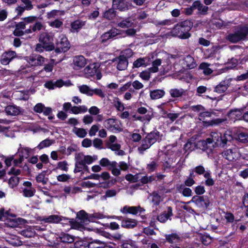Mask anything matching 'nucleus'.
I'll return each instance as SVG.
<instances>
[{"label": "nucleus", "mask_w": 248, "mask_h": 248, "mask_svg": "<svg viewBox=\"0 0 248 248\" xmlns=\"http://www.w3.org/2000/svg\"><path fill=\"white\" fill-rule=\"evenodd\" d=\"M193 26V23L189 20H185L176 24L171 31L173 36H176L180 39H186L190 37L189 31Z\"/></svg>", "instance_id": "nucleus-1"}, {"label": "nucleus", "mask_w": 248, "mask_h": 248, "mask_svg": "<svg viewBox=\"0 0 248 248\" xmlns=\"http://www.w3.org/2000/svg\"><path fill=\"white\" fill-rule=\"evenodd\" d=\"M227 40L232 43H237L248 39V25L237 26L233 32L226 37Z\"/></svg>", "instance_id": "nucleus-2"}, {"label": "nucleus", "mask_w": 248, "mask_h": 248, "mask_svg": "<svg viewBox=\"0 0 248 248\" xmlns=\"http://www.w3.org/2000/svg\"><path fill=\"white\" fill-rule=\"evenodd\" d=\"M159 139V132L157 131H154L147 134L141 140L140 146L138 147L139 153L141 155L143 154L144 152L149 149Z\"/></svg>", "instance_id": "nucleus-3"}, {"label": "nucleus", "mask_w": 248, "mask_h": 248, "mask_svg": "<svg viewBox=\"0 0 248 248\" xmlns=\"http://www.w3.org/2000/svg\"><path fill=\"white\" fill-rule=\"evenodd\" d=\"M75 159L76 160L74 172L77 173L81 171L82 168L85 165L91 164L93 162V158L90 155H84L82 153L76 154Z\"/></svg>", "instance_id": "nucleus-4"}, {"label": "nucleus", "mask_w": 248, "mask_h": 248, "mask_svg": "<svg viewBox=\"0 0 248 248\" xmlns=\"http://www.w3.org/2000/svg\"><path fill=\"white\" fill-rule=\"evenodd\" d=\"M104 217L103 214L94 213L88 214L84 210H81L77 214L76 220L80 223H86L87 221H95V219H100Z\"/></svg>", "instance_id": "nucleus-5"}, {"label": "nucleus", "mask_w": 248, "mask_h": 248, "mask_svg": "<svg viewBox=\"0 0 248 248\" xmlns=\"http://www.w3.org/2000/svg\"><path fill=\"white\" fill-rule=\"evenodd\" d=\"M99 67V66L97 63L90 64L84 69V73L87 78L96 76L97 79H100L102 75Z\"/></svg>", "instance_id": "nucleus-6"}, {"label": "nucleus", "mask_w": 248, "mask_h": 248, "mask_svg": "<svg viewBox=\"0 0 248 248\" xmlns=\"http://www.w3.org/2000/svg\"><path fill=\"white\" fill-rule=\"evenodd\" d=\"M191 202H194L198 207L203 209H207L210 204L209 198L206 196H194Z\"/></svg>", "instance_id": "nucleus-7"}, {"label": "nucleus", "mask_w": 248, "mask_h": 248, "mask_svg": "<svg viewBox=\"0 0 248 248\" xmlns=\"http://www.w3.org/2000/svg\"><path fill=\"white\" fill-rule=\"evenodd\" d=\"M60 40L57 43L56 48L55 51L57 53L65 52L67 51L70 48L69 43L67 38L62 35L60 36Z\"/></svg>", "instance_id": "nucleus-8"}, {"label": "nucleus", "mask_w": 248, "mask_h": 248, "mask_svg": "<svg viewBox=\"0 0 248 248\" xmlns=\"http://www.w3.org/2000/svg\"><path fill=\"white\" fill-rule=\"evenodd\" d=\"M222 156L229 161L236 160L238 157V150L236 147L224 150L222 153Z\"/></svg>", "instance_id": "nucleus-9"}, {"label": "nucleus", "mask_w": 248, "mask_h": 248, "mask_svg": "<svg viewBox=\"0 0 248 248\" xmlns=\"http://www.w3.org/2000/svg\"><path fill=\"white\" fill-rule=\"evenodd\" d=\"M104 126L108 130L113 131L114 130L121 131L122 128L119 126L118 121L116 119L109 118L104 122Z\"/></svg>", "instance_id": "nucleus-10"}, {"label": "nucleus", "mask_w": 248, "mask_h": 248, "mask_svg": "<svg viewBox=\"0 0 248 248\" xmlns=\"http://www.w3.org/2000/svg\"><path fill=\"white\" fill-rule=\"evenodd\" d=\"M119 35H123L122 31L116 28L112 29L102 35L101 37V42L105 43L109 39L113 38Z\"/></svg>", "instance_id": "nucleus-11"}, {"label": "nucleus", "mask_w": 248, "mask_h": 248, "mask_svg": "<svg viewBox=\"0 0 248 248\" xmlns=\"http://www.w3.org/2000/svg\"><path fill=\"white\" fill-rule=\"evenodd\" d=\"M86 64V59L82 55L76 56L73 58V68L78 70L84 67Z\"/></svg>", "instance_id": "nucleus-12"}, {"label": "nucleus", "mask_w": 248, "mask_h": 248, "mask_svg": "<svg viewBox=\"0 0 248 248\" xmlns=\"http://www.w3.org/2000/svg\"><path fill=\"white\" fill-rule=\"evenodd\" d=\"M16 56V53L15 51H5L1 55L0 62L2 64L7 65Z\"/></svg>", "instance_id": "nucleus-13"}, {"label": "nucleus", "mask_w": 248, "mask_h": 248, "mask_svg": "<svg viewBox=\"0 0 248 248\" xmlns=\"http://www.w3.org/2000/svg\"><path fill=\"white\" fill-rule=\"evenodd\" d=\"M232 78H226L217 85L214 89V92L218 93H224L231 85Z\"/></svg>", "instance_id": "nucleus-14"}, {"label": "nucleus", "mask_w": 248, "mask_h": 248, "mask_svg": "<svg viewBox=\"0 0 248 248\" xmlns=\"http://www.w3.org/2000/svg\"><path fill=\"white\" fill-rule=\"evenodd\" d=\"M233 140V137L229 133L226 132L223 135L221 134L219 139L217 146L224 147L228 142H231Z\"/></svg>", "instance_id": "nucleus-15"}, {"label": "nucleus", "mask_w": 248, "mask_h": 248, "mask_svg": "<svg viewBox=\"0 0 248 248\" xmlns=\"http://www.w3.org/2000/svg\"><path fill=\"white\" fill-rule=\"evenodd\" d=\"M28 62L32 66L42 65L45 62V59L40 55H32L29 57Z\"/></svg>", "instance_id": "nucleus-16"}, {"label": "nucleus", "mask_w": 248, "mask_h": 248, "mask_svg": "<svg viewBox=\"0 0 248 248\" xmlns=\"http://www.w3.org/2000/svg\"><path fill=\"white\" fill-rule=\"evenodd\" d=\"M113 6L120 11H125L129 9V3L126 0H112Z\"/></svg>", "instance_id": "nucleus-17"}, {"label": "nucleus", "mask_w": 248, "mask_h": 248, "mask_svg": "<svg viewBox=\"0 0 248 248\" xmlns=\"http://www.w3.org/2000/svg\"><path fill=\"white\" fill-rule=\"evenodd\" d=\"M113 62H117V68L119 70H124L128 66V61L123 56H119L112 60Z\"/></svg>", "instance_id": "nucleus-18"}, {"label": "nucleus", "mask_w": 248, "mask_h": 248, "mask_svg": "<svg viewBox=\"0 0 248 248\" xmlns=\"http://www.w3.org/2000/svg\"><path fill=\"white\" fill-rule=\"evenodd\" d=\"M173 216L172 209L170 206L167 207V210L158 216L157 220L162 223L165 222L170 217Z\"/></svg>", "instance_id": "nucleus-19"}, {"label": "nucleus", "mask_w": 248, "mask_h": 248, "mask_svg": "<svg viewBox=\"0 0 248 248\" xmlns=\"http://www.w3.org/2000/svg\"><path fill=\"white\" fill-rule=\"evenodd\" d=\"M243 115L242 110L239 109L231 110L228 113V117L234 122L236 120H243Z\"/></svg>", "instance_id": "nucleus-20"}, {"label": "nucleus", "mask_w": 248, "mask_h": 248, "mask_svg": "<svg viewBox=\"0 0 248 248\" xmlns=\"http://www.w3.org/2000/svg\"><path fill=\"white\" fill-rule=\"evenodd\" d=\"M5 112L8 115L16 116L20 113V108L16 105H8L5 108Z\"/></svg>", "instance_id": "nucleus-21"}, {"label": "nucleus", "mask_w": 248, "mask_h": 248, "mask_svg": "<svg viewBox=\"0 0 248 248\" xmlns=\"http://www.w3.org/2000/svg\"><path fill=\"white\" fill-rule=\"evenodd\" d=\"M192 7L194 8V9H197L199 11V13L201 15H205L207 14V11L209 8L203 5L200 1H195L192 4Z\"/></svg>", "instance_id": "nucleus-22"}, {"label": "nucleus", "mask_w": 248, "mask_h": 248, "mask_svg": "<svg viewBox=\"0 0 248 248\" xmlns=\"http://www.w3.org/2000/svg\"><path fill=\"white\" fill-rule=\"evenodd\" d=\"M86 21L78 19L71 23V31L72 32L78 31V30L85 25Z\"/></svg>", "instance_id": "nucleus-23"}, {"label": "nucleus", "mask_w": 248, "mask_h": 248, "mask_svg": "<svg viewBox=\"0 0 248 248\" xmlns=\"http://www.w3.org/2000/svg\"><path fill=\"white\" fill-rule=\"evenodd\" d=\"M186 91L182 88H173L171 89L169 91V93L171 97L173 98L181 97L182 96L186 95Z\"/></svg>", "instance_id": "nucleus-24"}, {"label": "nucleus", "mask_w": 248, "mask_h": 248, "mask_svg": "<svg viewBox=\"0 0 248 248\" xmlns=\"http://www.w3.org/2000/svg\"><path fill=\"white\" fill-rule=\"evenodd\" d=\"M137 225V220L131 218H127L125 220H123L121 223V226L122 227L128 229L133 228L136 226Z\"/></svg>", "instance_id": "nucleus-25"}, {"label": "nucleus", "mask_w": 248, "mask_h": 248, "mask_svg": "<svg viewBox=\"0 0 248 248\" xmlns=\"http://www.w3.org/2000/svg\"><path fill=\"white\" fill-rule=\"evenodd\" d=\"M62 218H63L64 220L66 219L64 217H61L58 215H54L45 217L43 220L45 222L57 223L62 220Z\"/></svg>", "instance_id": "nucleus-26"}, {"label": "nucleus", "mask_w": 248, "mask_h": 248, "mask_svg": "<svg viewBox=\"0 0 248 248\" xmlns=\"http://www.w3.org/2000/svg\"><path fill=\"white\" fill-rule=\"evenodd\" d=\"M165 92L163 90H154L151 91L150 95L152 99L156 100L162 98L165 95Z\"/></svg>", "instance_id": "nucleus-27"}, {"label": "nucleus", "mask_w": 248, "mask_h": 248, "mask_svg": "<svg viewBox=\"0 0 248 248\" xmlns=\"http://www.w3.org/2000/svg\"><path fill=\"white\" fill-rule=\"evenodd\" d=\"M184 62L189 69H192L197 65L194 58L190 55H188L184 58Z\"/></svg>", "instance_id": "nucleus-28"}, {"label": "nucleus", "mask_w": 248, "mask_h": 248, "mask_svg": "<svg viewBox=\"0 0 248 248\" xmlns=\"http://www.w3.org/2000/svg\"><path fill=\"white\" fill-rule=\"evenodd\" d=\"M52 39V36L48 33L46 32H43L39 36V41L43 45H46L50 43Z\"/></svg>", "instance_id": "nucleus-29"}, {"label": "nucleus", "mask_w": 248, "mask_h": 248, "mask_svg": "<svg viewBox=\"0 0 248 248\" xmlns=\"http://www.w3.org/2000/svg\"><path fill=\"white\" fill-rule=\"evenodd\" d=\"M165 237L167 241L170 243H177L180 241V237L176 233L166 235Z\"/></svg>", "instance_id": "nucleus-30"}, {"label": "nucleus", "mask_w": 248, "mask_h": 248, "mask_svg": "<svg viewBox=\"0 0 248 248\" xmlns=\"http://www.w3.org/2000/svg\"><path fill=\"white\" fill-rule=\"evenodd\" d=\"M106 244L99 240H93L90 242L88 245V248H104Z\"/></svg>", "instance_id": "nucleus-31"}, {"label": "nucleus", "mask_w": 248, "mask_h": 248, "mask_svg": "<svg viewBox=\"0 0 248 248\" xmlns=\"http://www.w3.org/2000/svg\"><path fill=\"white\" fill-rule=\"evenodd\" d=\"M80 92L83 94H86L89 96H93V89H91L86 85H82L78 87Z\"/></svg>", "instance_id": "nucleus-32"}, {"label": "nucleus", "mask_w": 248, "mask_h": 248, "mask_svg": "<svg viewBox=\"0 0 248 248\" xmlns=\"http://www.w3.org/2000/svg\"><path fill=\"white\" fill-rule=\"evenodd\" d=\"M73 131L78 137L80 138H84L87 134L86 130L82 128L75 127Z\"/></svg>", "instance_id": "nucleus-33"}, {"label": "nucleus", "mask_w": 248, "mask_h": 248, "mask_svg": "<svg viewBox=\"0 0 248 248\" xmlns=\"http://www.w3.org/2000/svg\"><path fill=\"white\" fill-rule=\"evenodd\" d=\"M100 165L103 167H108V168L110 167H115L116 164V161L110 162L107 158H103L100 160Z\"/></svg>", "instance_id": "nucleus-34"}, {"label": "nucleus", "mask_w": 248, "mask_h": 248, "mask_svg": "<svg viewBox=\"0 0 248 248\" xmlns=\"http://www.w3.org/2000/svg\"><path fill=\"white\" fill-rule=\"evenodd\" d=\"M152 202L155 205H158L163 199L156 192H153L151 194Z\"/></svg>", "instance_id": "nucleus-35"}, {"label": "nucleus", "mask_w": 248, "mask_h": 248, "mask_svg": "<svg viewBox=\"0 0 248 248\" xmlns=\"http://www.w3.org/2000/svg\"><path fill=\"white\" fill-rule=\"evenodd\" d=\"M104 17L108 20L113 19L116 16V11L113 8H110L104 12Z\"/></svg>", "instance_id": "nucleus-36"}, {"label": "nucleus", "mask_w": 248, "mask_h": 248, "mask_svg": "<svg viewBox=\"0 0 248 248\" xmlns=\"http://www.w3.org/2000/svg\"><path fill=\"white\" fill-rule=\"evenodd\" d=\"M133 24V23L130 19V18H128L118 23V26L122 28H128L131 27Z\"/></svg>", "instance_id": "nucleus-37"}, {"label": "nucleus", "mask_w": 248, "mask_h": 248, "mask_svg": "<svg viewBox=\"0 0 248 248\" xmlns=\"http://www.w3.org/2000/svg\"><path fill=\"white\" fill-rule=\"evenodd\" d=\"M209 64L205 62H202L200 65V69L203 70L205 75H209L213 72V70L209 67Z\"/></svg>", "instance_id": "nucleus-38"}, {"label": "nucleus", "mask_w": 248, "mask_h": 248, "mask_svg": "<svg viewBox=\"0 0 248 248\" xmlns=\"http://www.w3.org/2000/svg\"><path fill=\"white\" fill-rule=\"evenodd\" d=\"M161 64V60L157 59L155 60L152 63V66L149 68V71L152 73H156L158 71V66Z\"/></svg>", "instance_id": "nucleus-39"}, {"label": "nucleus", "mask_w": 248, "mask_h": 248, "mask_svg": "<svg viewBox=\"0 0 248 248\" xmlns=\"http://www.w3.org/2000/svg\"><path fill=\"white\" fill-rule=\"evenodd\" d=\"M62 85V80L57 81L55 83L51 81H48L45 84V86L49 89H54L55 87H61Z\"/></svg>", "instance_id": "nucleus-40"}, {"label": "nucleus", "mask_w": 248, "mask_h": 248, "mask_svg": "<svg viewBox=\"0 0 248 248\" xmlns=\"http://www.w3.org/2000/svg\"><path fill=\"white\" fill-rule=\"evenodd\" d=\"M204 177L206 179L205 184L207 186H212L214 185V181L211 177V173L209 170L207 171L204 175Z\"/></svg>", "instance_id": "nucleus-41"}, {"label": "nucleus", "mask_w": 248, "mask_h": 248, "mask_svg": "<svg viewBox=\"0 0 248 248\" xmlns=\"http://www.w3.org/2000/svg\"><path fill=\"white\" fill-rule=\"evenodd\" d=\"M60 239L61 242L65 243H72L74 241V237L68 234H63L60 237Z\"/></svg>", "instance_id": "nucleus-42"}, {"label": "nucleus", "mask_w": 248, "mask_h": 248, "mask_svg": "<svg viewBox=\"0 0 248 248\" xmlns=\"http://www.w3.org/2000/svg\"><path fill=\"white\" fill-rule=\"evenodd\" d=\"M144 209L140 206H129V213L136 215L138 213L141 214L144 212Z\"/></svg>", "instance_id": "nucleus-43"}, {"label": "nucleus", "mask_w": 248, "mask_h": 248, "mask_svg": "<svg viewBox=\"0 0 248 248\" xmlns=\"http://www.w3.org/2000/svg\"><path fill=\"white\" fill-rule=\"evenodd\" d=\"M53 142L52 140L48 139H46L41 141L37 146V148L41 150L45 147H47L50 146L53 143Z\"/></svg>", "instance_id": "nucleus-44"}, {"label": "nucleus", "mask_w": 248, "mask_h": 248, "mask_svg": "<svg viewBox=\"0 0 248 248\" xmlns=\"http://www.w3.org/2000/svg\"><path fill=\"white\" fill-rule=\"evenodd\" d=\"M63 191L68 194H75L78 192H80L81 189L78 187L65 186L64 188Z\"/></svg>", "instance_id": "nucleus-45"}, {"label": "nucleus", "mask_w": 248, "mask_h": 248, "mask_svg": "<svg viewBox=\"0 0 248 248\" xmlns=\"http://www.w3.org/2000/svg\"><path fill=\"white\" fill-rule=\"evenodd\" d=\"M146 58H139L136 60L133 63V66L136 68H139L140 66H146Z\"/></svg>", "instance_id": "nucleus-46"}, {"label": "nucleus", "mask_w": 248, "mask_h": 248, "mask_svg": "<svg viewBox=\"0 0 248 248\" xmlns=\"http://www.w3.org/2000/svg\"><path fill=\"white\" fill-rule=\"evenodd\" d=\"M158 166L157 161L153 160L147 164L146 169L149 172H151L155 171Z\"/></svg>", "instance_id": "nucleus-47"}, {"label": "nucleus", "mask_w": 248, "mask_h": 248, "mask_svg": "<svg viewBox=\"0 0 248 248\" xmlns=\"http://www.w3.org/2000/svg\"><path fill=\"white\" fill-rule=\"evenodd\" d=\"M237 139L242 143L248 142V133L241 132L238 134Z\"/></svg>", "instance_id": "nucleus-48"}, {"label": "nucleus", "mask_w": 248, "mask_h": 248, "mask_svg": "<svg viewBox=\"0 0 248 248\" xmlns=\"http://www.w3.org/2000/svg\"><path fill=\"white\" fill-rule=\"evenodd\" d=\"M213 113L208 111H202L199 114V120L200 121H203L206 117H210Z\"/></svg>", "instance_id": "nucleus-49"}, {"label": "nucleus", "mask_w": 248, "mask_h": 248, "mask_svg": "<svg viewBox=\"0 0 248 248\" xmlns=\"http://www.w3.org/2000/svg\"><path fill=\"white\" fill-rule=\"evenodd\" d=\"M221 133L217 132H212L210 134L211 137L212 138V141L215 143V145L217 146L219 139L220 137Z\"/></svg>", "instance_id": "nucleus-50"}, {"label": "nucleus", "mask_w": 248, "mask_h": 248, "mask_svg": "<svg viewBox=\"0 0 248 248\" xmlns=\"http://www.w3.org/2000/svg\"><path fill=\"white\" fill-rule=\"evenodd\" d=\"M19 183V178L16 176L11 177L9 181L8 184L12 188L16 186Z\"/></svg>", "instance_id": "nucleus-51"}, {"label": "nucleus", "mask_w": 248, "mask_h": 248, "mask_svg": "<svg viewBox=\"0 0 248 248\" xmlns=\"http://www.w3.org/2000/svg\"><path fill=\"white\" fill-rule=\"evenodd\" d=\"M122 248H137V247L133 241L127 240L123 243Z\"/></svg>", "instance_id": "nucleus-52"}, {"label": "nucleus", "mask_w": 248, "mask_h": 248, "mask_svg": "<svg viewBox=\"0 0 248 248\" xmlns=\"http://www.w3.org/2000/svg\"><path fill=\"white\" fill-rule=\"evenodd\" d=\"M155 180V177L153 175L150 176H144L141 178L140 181L143 184H146L148 183H151Z\"/></svg>", "instance_id": "nucleus-53"}, {"label": "nucleus", "mask_w": 248, "mask_h": 248, "mask_svg": "<svg viewBox=\"0 0 248 248\" xmlns=\"http://www.w3.org/2000/svg\"><path fill=\"white\" fill-rule=\"evenodd\" d=\"M22 3L24 5L23 6L27 11H30L33 8L32 1L31 0H21Z\"/></svg>", "instance_id": "nucleus-54"}, {"label": "nucleus", "mask_w": 248, "mask_h": 248, "mask_svg": "<svg viewBox=\"0 0 248 248\" xmlns=\"http://www.w3.org/2000/svg\"><path fill=\"white\" fill-rule=\"evenodd\" d=\"M46 172V171H43L37 176L36 180L37 182L42 183L44 185L46 184L47 181L45 180Z\"/></svg>", "instance_id": "nucleus-55"}, {"label": "nucleus", "mask_w": 248, "mask_h": 248, "mask_svg": "<svg viewBox=\"0 0 248 248\" xmlns=\"http://www.w3.org/2000/svg\"><path fill=\"white\" fill-rule=\"evenodd\" d=\"M136 30L134 29H129L126 31H122L123 37H125L126 35L129 36H134L136 33Z\"/></svg>", "instance_id": "nucleus-56"}, {"label": "nucleus", "mask_w": 248, "mask_h": 248, "mask_svg": "<svg viewBox=\"0 0 248 248\" xmlns=\"http://www.w3.org/2000/svg\"><path fill=\"white\" fill-rule=\"evenodd\" d=\"M151 73H152V72L149 71V68L148 70L144 71L141 72L140 73V76L142 79L145 80H148L150 78Z\"/></svg>", "instance_id": "nucleus-57"}, {"label": "nucleus", "mask_w": 248, "mask_h": 248, "mask_svg": "<svg viewBox=\"0 0 248 248\" xmlns=\"http://www.w3.org/2000/svg\"><path fill=\"white\" fill-rule=\"evenodd\" d=\"M132 55H133L132 50L131 49L128 48V49H126L124 50L123 51L121 52V54L120 56H123L124 57V58H126V60H127V59L128 58L131 57Z\"/></svg>", "instance_id": "nucleus-58"}, {"label": "nucleus", "mask_w": 248, "mask_h": 248, "mask_svg": "<svg viewBox=\"0 0 248 248\" xmlns=\"http://www.w3.org/2000/svg\"><path fill=\"white\" fill-rule=\"evenodd\" d=\"M125 179L126 180L132 183L137 182L139 180V175L136 174L133 175L131 174H127L125 176Z\"/></svg>", "instance_id": "nucleus-59"}, {"label": "nucleus", "mask_w": 248, "mask_h": 248, "mask_svg": "<svg viewBox=\"0 0 248 248\" xmlns=\"http://www.w3.org/2000/svg\"><path fill=\"white\" fill-rule=\"evenodd\" d=\"M62 24V22L59 19H55L49 23L50 26L57 29L60 28Z\"/></svg>", "instance_id": "nucleus-60"}, {"label": "nucleus", "mask_w": 248, "mask_h": 248, "mask_svg": "<svg viewBox=\"0 0 248 248\" xmlns=\"http://www.w3.org/2000/svg\"><path fill=\"white\" fill-rule=\"evenodd\" d=\"M54 60L51 59L50 60V62L48 64H45L44 67V70L47 72H51L53 70L54 66Z\"/></svg>", "instance_id": "nucleus-61"}, {"label": "nucleus", "mask_w": 248, "mask_h": 248, "mask_svg": "<svg viewBox=\"0 0 248 248\" xmlns=\"http://www.w3.org/2000/svg\"><path fill=\"white\" fill-rule=\"evenodd\" d=\"M194 170L196 173H197L199 175H204L205 172L207 171H205L204 168L202 165H199L196 167L194 169Z\"/></svg>", "instance_id": "nucleus-62"}, {"label": "nucleus", "mask_w": 248, "mask_h": 248, "mask_svg": "<svg viewBox=\"0 0 248 248\" xmlns=\"http://www.w3.org/2000/svg\"><path fill=\"white\" fill-rule=\"evenodd\" d=\"M22 19L25 24H30L35 22L37 19V17L36 16H30L23 18Z\"/></svg>", "instance_id": "nucleus-63"}, {"label": "nucleus", "mask_w": 248, "mask_h": 248, "mask_svg": "<svg viewBox=\"0 0 248 248\" xmlns=\"http://www.w3.org/2000/svg\"><path fill=\"white\" fill-rule=\"evenodd\" d=\"M44 27L43 25L40 22L37 21L35 22V24L32 27V30L33 32H35L37 31L41 30Z\"/></svg>", "instance_id": "nucleus-64"}]
</instances>
